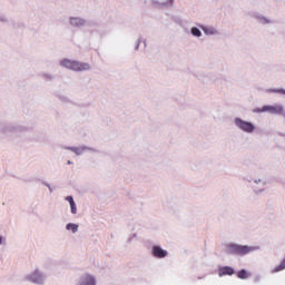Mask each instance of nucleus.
<instances>
[{"label": "nucleus", "instance_id": "nucleus-23", "mask_svg": "<svg viewBox=\"0 0 285 285\" xmlns=\"http://www.w3.org/2000/svg\"><path fill=\"white\" fill-rule=\"evenodd\" d=\"M41 184L43 186H46L47 188H49L50 193H55V189L52 188V186L50 185V183L46 181V180H41Z\"/></svg>", "mask_w": 285, "mask_h": 285}, {"label": "nucleus", "instance_id": "nucleus-16", "mask_svg": "<svg viewBox=\"0 0 285 285\" xmlns=\"http://www.w3.org/2000/svg\"><path fill=\"white\" fill-rule=\"evenodd\" d=\"M282 271H285V258H283L282 262L271 271V273L272 275H275V273H282Z\"/></svg>", "mask_w": 285, "mask_h": 285}, {"label": "nucleus", "instance_id": "nucleus-30", "mask_svg": "<svg viewBox=\"0 0 285 285\" xmlns=\"http://www.w3.org/2000/svg\"><path fill=\"white\" fill-rule=\"evenodd\" d=\"M279 136H281V137H285V135H284V134H279Z\"/></svg>", "mask_w": 285, "mask_h": 285}, {"label": "nucleus", "instance_id": "nucleus-24", "mask_svg": "<svg viewBox=\"0 0 285 285\" xmlns=\"http://www.w3.org/2000/svg\"><path fill=\"white\" fill-rule=\"evenodd\" d=\"M261 22L262 23H271V20L266 19V18H261Z\"/></svg>", "mask_w": 285, "mask_h": 285}, {"label": "nucleus", "instance_id": "nucleus-7", "mask_svg": "<svg viewBox=\"0 0 285 285\" xmlns=\"http://www.w3.org/2000/svg\"><path fill=\"white\" fill-rule=\"evenodd\" d=\"M62 150H70L71 153H75L77 157H81V155H83V153H86L87 150H90L91 153H99V150H97L96 148L88 147L86 145H82L80 147L62 146Z\"/></svg>", "mask_w": 285, "mask_h": 285}, {"label": "nucleus", "instance_id": "nucleus-1", "mask_svg": "<svg viewBox=\"0 0 285 285\" xmlns=\"http://www.w3.org/2000/svg\"><path fill=\"white\" fill-rule=\"evenodd\" d=\"M59 66L66 68L67 70H72L73 72H86L90 70V63L81 62L79 60H71L63 58L60 60Z\"/></svg>", "mask_w": 285, "mask_h": 285}, {"label": "nucleus", "instance_id": "nucleus-26", "mask_svg": "<svg viewBox=\"0 0 285 285\" xmlns=\"http://www.w3.org/2000/svg\"><path fill=\"white\" fill-rule=\"evenodd\" d=\"M165 6H173V0H167V1L165 2Z\"/></svg>", "mask_w": 285, "mask_h": 285}, {"label": "nucleus", "instance_id": "nucleus-15", "mask_svg": "<svg viewBox=\"0 0 285 285\" xmlns=\"http://www.w3.org/2000/svg\"><path fill=\"white\" fill-rule=\"evenodd\" d=\"M236 276L238 277V279H248V277H250V273L247 269L243 268L236 273Z\"/></svg>", "mask_w": 285, "mask_h": 285}, {"label": "nucleus", "instance_id": "nucleus-20", "mask_svg": "<svg viewBox=\"0 0 285 285\" xmlns=\"http://www.w3.org/2000/svg\"><path fill=\"white\" fill-rule=\"evenodd\" d=\"M59 101H62V104H70V98L68 96L59 95L58 96Z\"/></svg>", "mask_w": 285, "mask_h": 285}, {"label": "nucleus", "instance_id": "nucleus-3", "mask_svg": "<svg viewBox=\"0 0 285 285\" xmlns=\"http://www.w3.org/2000/svg\"><path fill=\"white\" fill-rule=\"evenodd\" d=\"M0 130L1 132H3V135H11L17 132H28L30 128L23 125L2 122L0 126Z\"/></svg>", "mask_w": 285, "mask_h": 285}, {"label": "nucleus", "instance_id": "nucleus-6", "mask_svg": "<svg viewBox=\"0 0 285 285\" xmlns=\"http://www.w3.org/2000/svg\"><path fill=\"white\" fill-rule=\"evenodd\" d=\"M27 282L31 284L43 285L46 282V274L41 273L39 269H36L33 273L26 276Z\"/></svg>", "mask_w": 285, "mask_h": 285}, {"label": "nucleus", "instance_id": "nucleus-14", "mask_svg": "<svg viewBox=\"0 0 285 285\" xmlns=\"http://www.w3.org/2000/svg\"><path fill=\"white\" fill-rule=\"evenodd\" d=\"M66 230H69L70 233H79V224L77 223H68L66 225Z\"/></svg>", "mask_w": 285, "mask_h": 285}, {"label": "nucleus", "instance_id": "nucleus-22", "mask_svg": "<svg viewBox=\"0 0 285 285\" xmlns=\"http://www.w3.org/2000/svg\"><path fill=\"white\" fill-rule=\"evenodd\" d=\"M191 35L194 37H200L202 36V31H199V29L194 27V28H191Z\"/></svg>", "mask_w": 285, "mask_h": 285}, {"label": "nucleus", "instance_id": "nucleus-10", "mask_svg": "<svg viewBox=\"0 0 285 285\" xmlns=\"http://www.w3.org/2000/svg\"><path fill=\"white\" fill-rule=\"evenodd\" d=\"M77 285H97V277L91 274H85L82 277H80Z\"/></svg>", "mask_w": 285, "mask_h": 285}, {"label": "nucleus", "instance_id": "nucleus-5", "mask_svg": "<svg viewBox=\"0 0 285 285\" xmlns=\"http://www.w3.org/2000/svg\"><path fill=\"white\" fill-rule=\"evenodd\" d=\"M234 126H236L238 130H242V132H246V135H253V132L257 130V127L253 121L244 120L240 117L234 118Z\"/></svg>", "mask_w": 285, "mask_h": 285}, {"label": "nucleus", "instance_id": "nucleus-18", "mask_svg": "<svg viewBox=\"0 0 285 285\" xmlns=\"http://www.w3.org/2000/svg\"><path fill=\"white\" fill-rule=\"evenodd\" d=\"M41 79H43L45 81H55V76H52V73H41L40 75Z\"/></svg>", "mask_w": 285, "mask_h": 285}, {"label": "nucleus", "instance_id": "nucleus-8", "mask_svg": "<svg viewBox=\"0 0 285 285\" xmlns=\"http://www.w3.org/2000/svg\"><path fill=\"white\" fill-rule=\"evenodd\" d=\"M167 255H168V250L161 248L160 245L151 246V256L155 257V259H166Z\"/></svg>", "mask_w": 285, "mask_h": 285}, {"label": "nucleus", "instance_id": "nucleus-29", "mask_svg": "<svg viewBox=\"0 0 285 285\" xmlns=\"http://www.w3.org/2000/svg\"><path fill=\"white\" fill-rule=\"evenodd\" d=\"M0 21H6V17L0 18Z\"/></svg>", "mask_w": 285, "mask_h": 285}, {"label": "nucleus", "instance_id": "nucleus-28", "mask_svg": "<svg viewBox=\"0 0 285 285\" xmlns=\"http://www.w3.org/2000/svg\"><path fill=\"white\" fill-rule=\"evenodd\" d=\"M67 165H68V166H72V160H68V161H67Z\"/></svg>", "mask_w": 285, "mask_h": 285}, {"label": "nucleus", "instance_id": "nucleus-11", "mask_svg": "<svg viewBox=\"0 0 285 285\" xmlns=\"http://www.w3.org/2000/svg\"><path fill=\"white\" fill-rule=\"evenodd\" d=\"M254 184H256V186H254V193L255 195H261V193H264V190H266V183L263 179H255Z\"/></svg>", "mask_w": 285, "mask_h": 285}, {"label": "nucleus", "instance_id": "nucleus-21", "mask_svg": "<svg viewBox=\"0 0 285 285\" xmlns=\"http://www.w3.org/2000/svg\"><path fill=\"white\" fill-rule=\"evenodd\" d=\"M203 30H204L205 35H207V36L216 35V31L213 28H203Z\"/></svg>", "mask_w": 285, "mask_h": 285}, {"label": "nucleus", "instance_id": "nucleus-19", "mask_svg": "<svg viewBox=\"0 0 285 285\" xmlns=\"http://www.w3.org/2000/svg\"><path fill=\"white\" fill-rule=\"evenodd\" d=\"M142 45V48H146V39L144 38H138L136 41L135 50H139V46Z\"/></svg>", "mask_w": 285, "mask_h": 285}, {"label": "nucleus", "instance_id": "nucleus-12", "mask_svg": "<svg viewBox=\"0 0 285 285\" xmlns=\"http://www.w3.org/2000/svg\"><path fill=\"white\" fill-rule=\"evenodd\" d=\"M65 200L68 202L70 206L71 215H77V203H75V197L72 195L65 197Z\"/></svg>", "mask_w": 285, "mask_h": 285}, {"label": "nucleus", "instance_id": "nucleus-13", "mask_svg": "<svg viewBox=\"0 0 285 285\" xmlns=\"http://www.w3.org/2000/svg\"><path fill=\"white\" fill-rule=\"evenodd\" d=\"M71 26H76V28H81V26H86V20L82 18H71Z\"/></svg>", "mask_w": 285, "mask_h": 285}, {"label": "nucleus", "instance_id": "nucleus-27", "mask_svg": "<svg viewBox=\"0 0 285 285\" xmlns=\"http://www.w3.org/2000/svg\"><path fill=\"white\" fill-rule=\"evenodd\" d=\"M262 281V276H256L255 278H254V282H261Z\"/></svg>", "mask_w": 285, "mask_h": 285}, {"label": "nucleus", "instance_id": "nucleus-17", "mask_svg": "<svg viewBox=\"0 0 285 285\" xmlns=\"http://www.w3.org/2000/svg\"><path fill=\"white\" fill-rule=\"evenodd\" d=\"M266 92L285 96V89L284 88H269V89H266Z\"/></svg>", "mask_w": 285, "mask_h": 285}, {"label": "nucleus", "instance_id": "nucleus-4", "mask_svg": "<svg viewBox=\"0 0 285 285\" xmlns=\"http://www.w3.org/2000/svg\"><path fill=\"white\" fill-rule=\"evenodd\" d=\"M253 112L262 114L269 112V115H282L285 117L284 105H264L263 107H257L253 109Z\"/></svg>", "mask_w": 285, "mask_h": 285}, {"label": "nucleus", "instance_id": "nucleus-9", "mask_svg": "<svg viewBox=\"0 0 285 285\" xmlns=\"http://www.w3.org/2000/svg\"><path fill=\"white\" fill-rule=\"evenodd\" d=\"M235 269L228 265L218 266V277H233L235 275Z\"/></svg>", "mask_w": 285, "mask_h": 285}, {"label": "nucleus", "instance_id": "nucleus-2", "mask_svg": "<svg viewBox=\"0 0 285 285\" xmlns=\"http://www.w3.org/2000/svg\"><path fill=\"white\" fill-rule=\"evenodd\" d=\"M257 247L248 246V245H239L237 243H229L226 245L225 253L227 255H235L238 257H244L245 255H248L249 253H253V250H256Z\"/></svg>", "mask_w": 285, "mask_h": 285}, {"label": "nucleus", "instance_id": "nucleus-25", "mask_svg": "<svg viewBox=\"0 0 285 285\" xmlns=\"http://www.w3.org/2000/svg\"><path fill=\"white\" fill-rule=\"evenodd\" d=\"M3 242H6V237H3L2 235H0V246L3 244Z\"/></svg>", "mask_w": 285, "mask_h": 285}]
</instances>
